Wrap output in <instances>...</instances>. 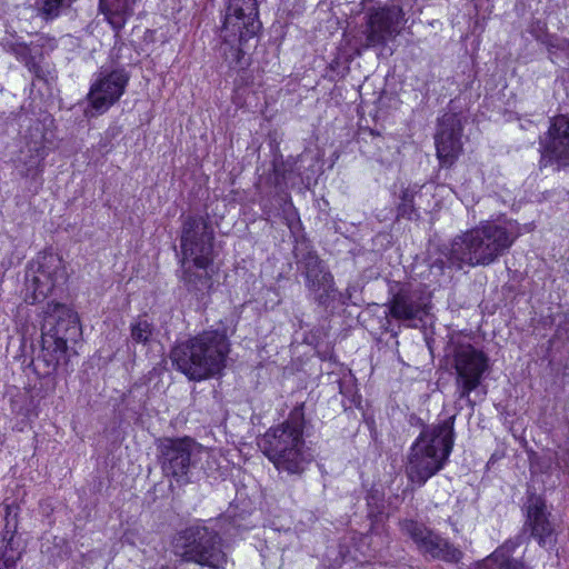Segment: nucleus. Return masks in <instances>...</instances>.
Instances as JSON below:
<instances>
[{
    "instance_id": "1",
    "label": "nucleus",
    "mask_w": 569,
    "mask_h": 569,
    "mask_svg": "<svg viewBox=\"0 0 569 569\" xmlns=\"http://www.w3.org/2000/svg\"><path fill=\"white\" fill-rule=\"evenodd\" d=\"M518 237L512 222L480 221L443 246L430 268L442 273L445 268L461 270L465 267L490 266L511 248Z\"/></svg>"
},
{
    "instance_id": "2",
    "label": "nucleus",
    "mask_w": 569,
    "mask_h": 569,
    "mask_svg": "<svg viewBox=\"0 0 569 569\" xmlns=\"http://www.w3.org/2000/svg\"><path fill=\"white\" fill-rule=\"evenodd\" d=\"M303 406L295 407L288 419L270 428L258 440V447L279 471L299 475L311 462L312 455L303 440Z\"/></svg>"
},
{
    "instance_id": "3",
    "label": "nucleus",
    "mask_w": 569,
    "mask_h": 569,
    "mask_svg": "<svg viewBox=\"0 0 569 569\" xmlns=\"http://www.w3.org/2000/svg\"><path fill=\"white\" fill-rule=\"evenodd\" d=\"M213 234L202 218L189 217L181 234L183 280L189 291L206 295L213 287Z\"/></svg>"
},
{
    "instance_id": "4",
    "label": "nucleus",
    "mask_w": 569,
    "mask_h": 569,
    "mask_svg": "<svg viewBox=\"0 0 569 569\" xmlns=\"http://www.w3.org/2000/svg\"><path fill=\"white\" fill-rule=\"evenodd\" d=\"M229 352L226 333L210 330L178 343L171 351V360L190 380L200 381L220 373Z\"/></svg>"
},
{
    "instance_id": "5",
    "label": "nucleus",
    "mask_w": 569,
    "mask_h": 569,
    "mask_svg": "<svg viewBox=\"0 0 569 569\" xmlns=\"http://www.w3.org/2000/svg\"><path fill=\"white\" fill-rule=\"evenodd\" d=\"M453 421L450 417L425 428L410 447L406 473L417 486L443 469L453 448Z\"/></svg>"
},
{
    "instance_id": "6",
    "label": "nucleus",
    "mask_w": 569,
    "mask_h": 569,
    "mask_svg": "<svg viewBox=\"0 0 569 569\" xmlns=\"http://www.w3.org/2000/svg\"><path fill=\"white\" fill-rule=\"evenodd\" d=\"M261 28L257 0H228L220 30V52L230 68L242 70L250 64L247 46Z\"/></svg>"
},
{
    "instance_id": "7",
    "label": "nucleus",
    "mask_w": 569,
    "mask_h": 569,
    "mask_svg": "<svg viewBox=\"0 0 569 569\" xmlns=\"http://www.w3.org/2000/svg\"><path fill=\"white\" fill-rule=\"evenodd\" d=\"M44 313L41 358L48 368L54 370L66 360L68 341H76L81 328L77 313L64 305L50 302Z\"/></svg>"
},
{
    "instance_id": "8",
    "label": "nucleus",
    "mask_w": 569,
    "mask_h": 569,
    "mask_svg": "<svg viewBox=\"0 0 569 569\" xmlns=\"http://www.w3.org/2000/svg\"><path fill=\"white\" fill-rule=\"evenodd\" d=\"M174 552L181 560L218 569L227 557L217 531L206 526H191L176 538Z\"/></svg>"
},
{
    "instance_id": "9",
    "label": "nucleus",
    "mask_w": 569,
    "mask_h": 569,
    "mask_svg": "<svg viewBox=\"0 0 569 569\" xmlns=\"http://www.w3.org/2000/svg\"><path fill=\"white\" fill-rule=\"evenodd\" d=\"M447 357L456 371V392L459 399L470 401L488 369V357L470 343L451 338L447 347Z\"/></svg>"
},
{
    "instance_id": "10",
    "label": "nucleus",
    "mask_w": 569,
    "mask_h": 569,
    "mask_svg": "<svg viewBox=\"0 0 569 569\" xmlns=\"http://www.w3.org/2000/svg\"><path fill=\"white\" fill-rule=\"evenodd\" d=\"M159 459L166 477L183 486L190 482V472L206 452L204 448L189 437L164 438L158 446Z\"/></svg>"
},
{
    "instance_id": "11",
    "label": "nucleus",
    "mask_w": 569,
    "mask_h": 569,
    "mask_svg": "<svg viewBox=\"0 0 569 569\" xmlns=\"http://www.w3.org/2000/svg\"><path fill=\"white\" fill-rule=\"evenodd\" d=\"M67 280L62 258L53 252H42L29 263L26 273V301L41 302Z\"/></svg>"
},
{
    "instance_id": "12",
    "label": "nucleus",
    "mask_w": 569,
    "mask_h": 569,
    "mask_svg": "<svg viewBox=\"0 0 569 569\" xmlns=\"http://www.w3.org/2000/svg\"><path fill=\"white\" fill-rule=\"evenodd\" d=\"M128 81L129 74L124 69L101 70L90 87L86 114L96 117L104 113L124 93Z\"/></svg>"
},
{
    "instance_id": "13",
    "label": "nucleus",
    "mask_w": 569,
    "mask_h": 569,
    "mask_svg": "<svg viewBox=\"0 0 569 569\" xmlns=\"http://www.w3.org/2000/svg\"><path fill=\"white\" fill-rule=\"evenodd\" d=\"M540 163L569 166V118L558 116L551 120L548 132L540 138Z\"/></svg>"
},
{
    "instance_id": "14",
    "label": "nucleus",
    "mask_w": 569,
    "mask_h": 569,
    "mask_svg": "<svg viewBox=\"0 0 569 569\" xmlns=\"http://www.w3.org/2000/svg\"><path fill=\"white\" fill-rule=\"evenodd\" d=\"M402 22V9L397 6L375 10L368 17L365 47L385 46L400 33Z\"/></svg>"
},
{
    "instance_id": "15",
    "label": "nucleus",
    "mask_w": 569,
    "mask_h": 569,
    "mask_svg": "<svg viewBox=\"0 0 569 569\" xmlns=\"http://www.w3.org/2000/svg\"><path fill=\"white\" fill-rule=\"evenodd\" d=\"M403 530L417 543L419 550L435 559L447 562H458L462 551L456 548L448 540L428 531L423 526L415 521H406Z\"/></svg>"
},
{
    "instance_id": "16",
    "label": "nucleus",
    "mask_w": 569,
    "mask_h": 569,
    "mask_svg": "<svg viewBox=\"0 0 569 569\" xmlns=\"http://www.w3.org/2000/svg\"><path fill=\"white\" fill-rule=\"evenodd\" d=\"M298 262L303 269L306 286L316 295L320 305L335 291L333 276L315 251H307Z\"/></svg>"
},
{
    "instance_id": "17",
    "label": "nucleus",
    "mask_w": 569,
    "mask_h": 569,
    "mask_svg": "<svg viewBox=\"0 0 569 569\" xmlns=\"http://www.w3.org/2000/svg\"><path fill=\"white\" fill-rule=\"evenodd\" d=\"M461 127L455 114H445L439 121V130L435 137L437 157L442 167H451L458 159L462 144Z\"/></svg>"
},
{
    "instance_id": "18",
    "label": "nucleus",
    "mask_w": 569,
    "mask_h": 569,
    "mask_svg": "<svg viewBox=\"0 0 569 569\" xmlns=\"http://www.w3.org/2000/svg\"><path fill=\"white\" fill-rule=\"evenodd\" d=\"M527 523L531 528V536L541 547L555 542V528L548 519L545 501L540 497H532L527 508Z\"/></svg>"
},
{
    "instance_id": "19",
    "label": "nucleus",
    "mask_w": 569,
    "mask_h": 569,
    "mask_svg": "<svg viewBox=\"0 0 569 569\" xmlns=\"http://www.w3.org/2000/svg\"><path fill=\"white\" fill-rule=\"evenodd\" d=\"M388 308L392 318L403 322L421 320L422 315L425 313V306L420 298L417 295L407 291H400L395 295L390 300Z\"/></svg>"
},
{
    "instance_id": "20",
    "label": "nucleus",
    "mask_w": 569,
    "mask_h": 569,
    "mask_svg": "<svg viewBox=\"0 0 569 569\" xmlns=\"http://www.w3.org/2000/svg\"><path fill=\"white\" fill-rule=\"evenodd\" d=\"M13 506H6V535L3 546L0 548V558L10 563H16L21 557L20 542L16 539L17 511Z\"/></svg>"
},
{
    "instance_id": "21",
    "label": "nucleus",
    "mask_w": 569,
    "mask_h": 569,
    "mask_svg": "<svg viewBox=\"0 0 569 569\" xmlns=\"http://www.w3.org/2000/svg\"><path fill=\"white\" fill-rule=\"evenodd\" d=\"M134 0H101L100 9L114 30H120L133 12Z\"/></svg>"
},
{
    "instance_id": "22",
    "label": "nucleus",
    "mask_w": 569,
    "mask_h": 569,
    "mask_svg": "<svg viewBox=\"0 0 569 569\" xmlns=\"http://www.w3.org/2000/svg\"><path fill=\"white\" fill-rule=\"evenodd\" d=\"M518 545L519 542L510 540L492 552L498 569H528L523 562L510 557Z\"/></svg>"
},
{
    "instance_id": "23",
    "label": "nucleus",
    "mask_w": 569,
    "mask_h": 569,
    "mask_svg": "<svg viewBox=\"0 0 569 569\" xmlns=\"http://www.w3.org/2000/svg\"><path fill=\"white\" fill-rule=\"evenodd\" d=\"M298 176L296 161L287 160L281 164H274V183L281 189L296 186Z\"/></svg>"
},
{
    "instance_id": "24",
    "label": "nucleus",
    "mask_w": 569,
    "mask_h": 569,
    "mask_svg": "<svg viewBox=\"0 0 569 569\" xmlns=\"http://www.w3.org/2000/svg\"><path fill=\"white\" fill-rule=\"evenodd\" d=\"M154 326L146 317H138L130 325V337L134 343L148 345L153 337Z\"/></svg>"
},
{
    "instance_id": "25",
    "label": "nucleus",
    "mask_w": 569,
    "mask_h": 569,
    "mask_svg": "<svg viewBox=\"0 0 569 569\" xmlns=\"http://www.w3.org/2000/svg\"><path fill=\"white\" fill-rule=\"evenodd\" d=\"M2 46L6 52L13 54L29 69H31L34 66L30 48L26 43L7 40L2 43Z\"/></svg>"
},
{
    "instance_id": "26",
    "label": "nucleus",
    "mask_w": 569,
    "mask_h": 569,
    "mask_svg": "<svg viewBox=\"0 0 569 569\" xmlns=\"http://www.w3.org/2000/svg\"><path fill=\"white\" fill-rule=\"evenodd\" d=\"M38 14L46 21L58 18L66 7L64 0H37Z\"/></svg>"
},
{
    "instance_id": "27",
    "label": "nucleus",
    "mask_w": 569,
    "mask_h": 569,
    "mask_svg": "<svg viewBox=\"0 0 569 569\" xmlns=\"http://www.w3.org/2000/svg\"><path fill=\"white\" fill-rule=\"evenodd\" d=\"M31 152L29 159H21L26 166V176H34L38 173L41 162L44 159L46 152L44 147L41 143H34L32 148H29Z\"/></svg>"
},
{
    "instance_id": "28",
    "label": "nucleus",
    "mask_w": 569,
    "mask_h": 569,
    "mask_svg": "<svg viewBox=\"0 0 569 569\" xmlns=\"http://www.w3.org/2000/svg\"><path fill=\"white\" fill-rule=\"evenodd\" d=\"M413 199H415V191L410 188H407L402 191L400 197V203L398 207V214L412 219L416 214L415 208H413Z\"/></svg>"
},
{
    "instance_id": "29",
    "label": "nucleus",
    "mask_w": 569,
    "mask_h": 569,
    "mask_svg": "<svg viewBox=\"0 0 569 569\" xmlns=\"http://www.w3.org/2000/svg\"><path fill=\"white\" fill-rule=\"evenodd\" d=\"M473 569H498L496 561L492 559V553L481 562L477 563Z\"/></svg>"
},
{
    "instance_id": "30",
    "label": "nucleus",
    "mask_w": 569,
    "mask_h": 569,
    "mask_svg": "<svg viewBox=\"0 0 569 569\" xmlns=\"http://www.w3.org/2000/svg\"><path fill=\"white\" fill-rule=\"evenodd\" d=\"M261 557L263 558V565L266 562H268L269 568L278 566L280 563V560H281L280 557H278L276 553H274V559L273 560L268 558L264 553H261Z\"/></svg>"
},
{
    "instance_id": "31",
    "label": "nucleus",
    "mask_w": 569,
    "mask_h": 569,
    "mask_svg": "<svg viewBox=\"0 0 569 569\" xmlns=\"http://www.w3.org/2000/svg\"><path fill=\"white\" fill-rule=\"evenodd\" d=\"M0 569H16V563H10L6 559L0 558Z\"/></svg>"
},
{
    "instance_id": "32",
    "label": "nucleus",
    "mask_w": 569,
    "mask_h": 569,
    "mask_svg": "<svg viewBox=\"0 0 569 569\" xmlns=\"http://www.w3.org/2000/svg\"><path fill=\"white\" fill-rule=\"evenodd\" d=\"M451 526H452V530H453V531H456V532H458V531H459V530H458V528H457V526H456V523H451Z\"/></svg>"
}]
</instances>
